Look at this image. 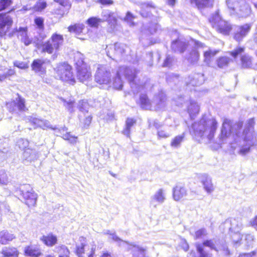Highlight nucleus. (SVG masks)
<instances>
[{
	"instance_id": "16",
	"label": "nucleus",
	"mask_w": 257,
	"mask_h": 257,
	"mask_svg": "<svg viewBox=\"0 0 257 257\" xmlns=\"http://www.w3.org/2000/svg\"><path fill=\"white\" fill-rule=\"evenodd\" d=\"M251 26V24H245L243 25L236 27L234 35V39L238 42L241 41L248 33Z\"/></svg>"
},
{
	"instance_id": "18",
	"label": "nucleus",
	"mask_w": 257,
	"mask_h": 257,
	"mask_svg": "<svg viewBox=\"0 0 257 257\" xmlns=\"http://www.w3.org/2000/svg\"><path fill=\"white\" fill-rule=\"evenodd\" d=\"M166 199L165 190L162 188L158 189L151 197L150 204L154 207H156L158 204L163 203Z\"/></svg>"
},
{
	"instance_id": "52",
	"label": "nucleus",
	"mask_w": 257,
	"mask_h": 257,
	"mask_svg": "<svg viewBox=\"0 0 257 257\" xmlns=\"http://www.w3.org/2000/svg\"><path fill=\"white\" fill-rule=\"evenodd\" d=\"M12 4V0H0V12L6 10Z\"/></svg>"
},
{
	"instance_id": "49",
	"label": "nucleus",
	"mask_w": 257,
	"mask_h": 257,
	"mask_svg": "<svg viewBox=\"0 0 257 257\" xmlns=\"http://www.w3.org/2000/svg\"><path fill=\"white\" fill-rule=\"evenodd\" d=\"M105 234H109L111 236V238L112 239H113L114 241L118 242L119 245H121V243H127L128 244L126 241H123L122 239H121L119 237H118L115 233H111L109 230H107Z\"/></svg>"
},
{
	"instance_id": "33",
	"label": "nucleus",
	"mask_w": 257,
	"mask_h": 257,
	"mask_svg": "<svg viewBox=\"0 0 257 257\" xmlns=\"http://www.w3.org/2000/svg\"><path fill=\"white\" fill-rule=\"evenodd\" d=\"M242 228V224L240 220L233 219L231 221L230 230L231 233H239Z\"/></svg>"
},
{
	"instance_id": "13",
	"label": "nucleus",
	"mask_w": 257,
	"mask_h": 257,
	"mask_svg": "<svg viewBox=\"0 0 257 257\" xmlns=\"http://www.w3.org/2000/svg\"><path fill=\"white\" fill-rule=\"evenodd\" d=\"M126 46L122 43H116L114 45H110L106 48V52L108 57L112 59L120 57L125 52Z\"/></svg>"
},
{
	"instance_id": "34",
	"label": "nucleus",
	"mask_w": 257,
	"mask_h": 257,
	"mask_svg": "<svg viewBox=\"0 0 257 257\" xmlns=\"http://www.w3.org/2000/svg\"><path fill=\"white\" fill-rule=\"evenodd\" d=\"M25 252L30 257H39L41 254L40 250L34 246H27L25 248Z\"/></svg>"
},
{
	"instance_id": "19",
	"label": "nucleus",
	"mask_w": 257,
	"mask_h": 257,
	"mask_svg": "<svg viewBox=\"0 0 257 257\" xmlns=\"http://www.w3.org/2000/svg\"><path fill=\"white\" fill-rule=\"evenodd\" d=\"M77 79L79 81L83 83H87L90 80H91L92 75L91 72L87 67V66H83L81 68L77 69Z\"/></svg>"
},
{
	"instance_id": "20",
	"label": "nucleus",
	"mask_w": 257,
	"mask_h": 257,
	"mask_svg": "<svg viewBox=\"0 0 257 257\" xmlns=\"http://www.w3.org/2000/svg\"><path fill=\"white\" fill-rule=\"evenodd\" d=\"M101 19L103 22H107L112 29H114L117 24V19L114 13L109 10H104L102 12Z\"/></svg>"
},
{
	"instance_id": "21",
	"label": "nucleus",
	"mask_w": 257,
	"mask_h": 257,
	"mask_svg": "<svg viewBox=\"0 0 257 257\" xmlns=\"http://www.w3.org/2000/svg\"><path fill=\"white\" fill-rule=\"evenodd\" d=\"M12 20L6 15H0V36H4L11 26Z\"/></svg>"
},
{
	"instance_id": "45",
	"label": "nucleus",
	"mask_w": 257,
	"mask_h": 257,
	"mask_svg": "<svg viewBox=\"0 0 257 257\" xmlns=\"http://www.w3.org/2000/svg\"><path fill=\"white\" fill-rule=\"evenodd\" d=\"M135 17L130 12H127L125 17L123 19V21L125 22L130 26L133 27L135 26L134 20Z\"/></svg>"
},
{
	"instance_id": "22",
	"label": "nucleus",
	"mask_w": 257,
	"mask_h": 257,
	"mask_svg": "<svg viewBox=\"0 0 257 257\" xmlns=\"http://www.w3.org/2000/svg\"><path fill=\"white\" fill-rule=\"evenodd\" d=\"M204 82L203 75L201 73L194 74L186 78L187 86H193L201 85Z\"/></svg>"
},
{
	"instance_id": "42",
	"label": "nucleus",
	"mask_w": 257,
	"mask_h": 257,
	"mask_svg": "<svg viewBox=\"0 0 257 257\" xmlns=\"http://www.w3.org/2000/svg\"><path fill=\"white\" fill-rule=\"evenodd\" d=\"M231 237L233 245L235 247L242 243V236L240 233H231Z\"/></svg>"
},
{
	"instance_id": "40",
	"label": "nucleus",
	"mask_w": 257,
	"mask_h": 257,
	"mask_svg": "<svg viewBox=\"0 0 257 257\" xmlns=\"http://www.w3.org/2000/svg\"><path fill=\"white\" fill-rule=\"evenodd\" d=\"M135 123L136 120L133 118H127L125 122V128L122 132L123 134L127 137H129L131 128Z\"/></svg>"
},
{
	"instance_id": "44",
	"label": "nucleus",
	"mask_w": 257,
	"mask_h": 257,
	"mask_svg": "<svg viewBox=\"0 0 257 257\" xmlns=\"http://www.w3.org/2000/svg\"><path fill=\"white\" fill-rule=\"evenodd\" d=\"M242 67L245 68H250L252 66L251 58L248 55H244L241 58Z\"/></svg>"
},
{
	"instance_id": "63",
	"label": "nucleus",
	"mask_w": 257,
	"mask_h": 257,
	"mask_svg": "<svg viewBox=\"0 0 257 257\" xmlns=\"http://www.w3.org/2000/svg\"><path fill=\"white\" fill-rule=\"evenodd\" d=\"M255 254V252L254 251H252L249 253H240L238 257H253Z\"/></svg>"
},
{
	"instance_id": "60",
	"label": "nucleus",
	"mask_w": 257,
	"mask_h": 257,
	"mask_svg": "<svg viewBox=\"0 0 257 257\" xmlns=\"http://www.w3.org/2000/svg\"><path fill=\"white\" fill-rule=\"evenodd\" d=\"M170 136V133L165 130H160L158 131V137L159 138H167Z\"/></svg>"
},
{
	"instance_id": "43",
	"label": "nucleus",
	"mask_w": 257,
	"mask_h": 257,
	"mask_svg": "<svg viewBox=\"0 0 257 257\" xmlns=\"http://www.w3.org/2000/svg\"><path fill=\"white\" fill-rule=\"evenodd\" d=\"M113 85L116 89H121L123 86V82L121 79V75H118V71H117L116 76L113 80Z\"/></svg>"
},
{
	"instance_id": "31",
	"label": "nucleus",
	"mask_w": 257,
	"mask_h": 257,
	"mask_svg": "<svg viewBox=\"0 0 257 257\" xmlns=\"http://www.w3.org/2000/svg\"><path fill=\"white\" fill-rule=\"evenodd\" d=\"M201 183L203 185L204 189L208 193H210L214 190L213 185L212 183L211 178L206 175L202 176Z\"/></svg>"
},
{
	"instance_id": "55",
	"label": "nucleus",
	"mask_w": 257,
	"mask_h": 257,
	"mask_svg": "<svg viewBox=\"0 0 257 257\" xmlns=\"http://www.w3.org/2000/svg\"><path fill=\"white\" fill-rule=\"evenodd\" d=\"M89 106L86 101L81 100L79 102V108L82 112H88Z\"/></svg>"
},
{
	"instance_id": "41",
	"label": "nucleus",
	"mask_w": 257,
	"mask_h": 257,
	"mask_svg": "<svg viewBox=\"0 0 257 257\" xmlns=\"http://www.w3.org/2000/svg\"><path fill=\"white\" fill-rule=\"evenodd\" d=\"M84 28V25L82 24H77L74 25L70 26L68 28V31L70 32H73L78 35L82 32Z\"/></svg>"
},
{
	"instance_id": "14",
	"label": "nucleus",
	"mask_w": 257,
	"mask_h": 257,
	"mask_svg": "<svg viewBox=\"0 0 257 257\" xmlns=\"http://www.w3.org/2000/svg\"><path fill=\"white\" fill-rule=\"evenodd\" d=\"M7 107L10 112L25 111L27 109L25 106V100L18 95L15 100L7 103Z\"/></svg>"
},
{
	"instance_id": "58",
	"label": "nucleus",
	"mask_w": 257,
	"mask_h": 257,
	"mask_svg": "<svg viewBox=\"0 0 257 257\" xmlns=\"http://www.w3.org/2000/svg\"><path fill=\"white\" fill-rule=\"evenodd\" d=\"M18 146L21 149H25L29 146V141L27 140L20 139L17 142Z\"/></svg>"
},
{
	"instance_id": "39",
	"label": "nucleus",
	"mask_w": 257,
	"mask_h": 257,
	"mask_svg": "<svg viewBox=\"0 0 257 257\" xmlns=\"http://www.w3.org/2000/svg\"><path fill=\"white\" fill-rule=\"evenodd\" d=\"M185 137V133L181 135L176 136L172 139L171 143V146L174 148H178L180 147L181 143L183 142Z\"/></svg>"
},
{
	"instance_id": "3",
	"label": "nucleus",
	"mask_w": 257,
	"mask_h": 257,
	"mask_svg": "<svg viewBox=\"0 0 257 257\" xmlns=\"http://www.w3.org/2000/svg\"><path fill=\"white\" fill-rule=\"evenodd\" d=\"M27 119L34 125V128L40 127L43 130L47 128H51L55 131L57 136H62L64 140L68 141L72 144H75L77 142V137L72 136L70 133H68L66 127L64 126L61 128L53 127L48 120L32 116H28Z\"/></svg>"
},
{
	"instance_id": "29",
	"label": "nucleus",
	"mask_w": 257,
	"mask_h": 257,
	"mask_svg": "<svg viewBox=\"0 0 257 257\" xmlns=\"http://www.w3.org/2000/svg\"><path fill=\"white\" fill-rule=\"evenodd\" d=\"M71 8V4L69 2L59 4L58 7L54 10V13L57 15L63 17L68 13Z\"/></svg>"
},
{
	"instance_id": "50",
	"label": "nucleus",
	"mask_w": 257,
	"mask_h": 257,
	"mask_svg": "<svg viewBox=\"0 0 257 257\" xmlns=\"http://www.w3.org/2000/svg\"><path fill=\"white\" fill-rule=\"evenodd\" d=\"M254 243V237L252 235L247 234L245 235L244 243L246 246H252Z\"/></svg>"
},
{
	"instance_id": "36",
	"label": "nucleus",
	"mask_w": 257,
	"mask_h": 257,
	"mask_svg": "<svg viewBox=\"0 0 257 257\" xmlns=\"http://www.w3.org/2000/svg\"><path fill=\"white\" fill-rule=\"evenodd\" d=\"M15 238L14 234L9 233L7 231L0 232V243L5 244L7 242L12 240Z\"/></svg>"
},
{
	"instance_id": "2",
	"label": "nucleus",
	"mask_w": 257,
	"mask_h": 257,
	"mask_svg": "<svg viewBox=\"0 0 257 257\" xmlns=\"http://www.w3.org/2000/svg\"><path fill=\"white\" fill-rule=\"evenodd\" d=\"M217 128V122L215 119H206L203 117L199 121L194 122L189 131L196 141L209 142L213 140Z\"/></svg>"
},
{
	"instance_id": "62",
	"label": "nucleus",
	"mask_w": 257,
	"mask_h": 257,
	"mask_svg": "<svg viewBox=\"0 0 257 257\" xmlns=\"http://www.w3.org/2000/svg\"><path fill=\"white\" fill-rule=\"evenodd\" d=\"M140 5L141 6L142 9H144L145 8H146L147 9L155 8V6L153 5L152 2L142 3Z\"/></svg>"
},
{
	"instance_id": "30",
	"label": "nucleus",
	"mask_w": 257,
	"mask_h": 257,
	"mask_svg": "<svg viewBox=\"0 0 257 257\" xmlns=\"http://www.w3.org/2000/svg\"><path fill=\"white\" fill-rule=\"evenodd\" d=\"M18 38L26 46H28L32 43V40L28 36L27 28H19Z\"/></svg>"
},
{
	"instance_id": "32",
	"label": "nucleus",
	"mask_w": 257,
	"mask_h": 257,
	"mask_svg": "<svg viewBox=\"0 0 257 257\" xmlns=\"http://www.w3.org/2000/svg\"><path fill=\"white\" fill-rule=\"evenodd\" d=\"M199 111V106L194 101L190 100V105L188 107V112L191 119H194V117Z\"/></svg>"
},
{
	"instance_id": "12",
	"label": "nucleus",
	"mask_w": 257,
	"mask_h": 257,
	"mask_svg": "<svg viewBox=\"0 0 257 257\" xmlns=\"http://www.w3.org/2000/svg\"><path fill=\"white\" fill-rule=\"evenodd\" d=\"M110 73L106 66L99 65L95 75V81L99 84H107L110 82Z\"/></svg>"
},
{
	"instance_id": "26",
	"label": "nucleus",
	"mask_w": 257,
	"mask_h": 257,
	"mask_svg": "<svg viewBox=\"0 0 257 257\" xmlns=\"http://www.w3.org/2000/svg\"><path fill=\"white\" fill-rule=\"evenodd\" d=\"M39 157L38 152L34 149L28 148L26 149L23 155V158L28 162H32L37 160Z\"/></svg>"
},
{
	"instance_id": "7",
	"label": "nucleus",
	"mask_w": 257,
	"mask_h": 257,
	"mask_svg": "<svg viewBox=\"0 0 257 257\" xmlns=\"http://www.w3.org/2000/svg\"><path fill=\"white\" fill-rule=\"evenodd\" d=\"M57 77L63 81L67 82L71 84L75 83V79L72 71L70 65L66 63H62L58 65L55 69Z\"/></svg>"
},
{
	"instance_id": "64",
	"label": "nucleus",
	"mask_w": 257,
	"mask_h": 257,
	"mask_svg": "<svg viewBox=\"0 0 257 257\" xmlns=\"http://www.w3.org/2000/svg\"><path fill=\"white\" fill-rule=\"evenodd\" d=\"M250 225L257 230V216L250 221Z\"/></svg>"
},
{
	"instance_id": "37",
	"label": "nucleus",
	"mask_w": 257,
	"mask_h": 257,
	"mask_svg": "<svg viewBox=\"0 0 257 257\" xmlns=\"http://www.w3.org/2000/svg\"><path fill=\"white\" fill-rule=\"evenodd\" d=\"M2 253L6 257H16L18 256L17 249L15 247H4Z\"/></svg>"
},
{
	"instance_id": "51",
	"label": "nucleus",
	"mask_w": 257,
	"mask_h": 257,
	"mask_svg": "<svg viewBox=\"0 0 257 257\" xmlns=\"http://www.w3.org/2000/svg\"><path fill=\"white\" fill-rule=\"evenodd\" d=\"M9 182L8 177L4 170H0V184L7 185Z\"/></svg>"
},
{
	"instance_id": "57",
	"label": "nucleus",
	"mask_w": 257,
	"mask_h": 257,
	"mask_svg": "<svg viewBox=\"0 0 257 257\" xmlns=\"http://www.w3.org/2000/svg\"><path fill=\"white\" fill-rule=\"evenodd\" d=\"M35 23L37 28L41 30L44 29V19L41 17H37L35 19Z\"/></svg>"
},
{
	"instance_id": "8",
	"label": "nucleus",
	"mask_w": 257,
	"mask_h": 257,
	"mask_svg": "<svg viewBox=\"0 0 257 257\" xmlns=\"http://www.w3.org/2000/svg\"><path fill=\"white\" fill-rule=\"evenodd\" d=\"M117 71L118 75H123L128 80L134 93L139 92V91H141V89L143 88L144 87L143 86L138 85L135 82L137 73V71L136 69L121 66L119 68Z\"/></svg>"
},
{
	"instance_id": "15",
	"label": "nucleus",
	"mask_w": 257,
	"mask_h": 257,
	"mask_svg": "<svg viewBox=\"0 0 257 257\" xmlns=\"http://www.w3.org/2000/svg\"><path fill=\"white\" fill-rule=\"evenodd\" d=\"M194 45L195 48L186 56V59L188 61L193 65L197 64L199 59L200 55L197 49L206 48L205 45L203 43L198 41H194Z\"/></svg>"
},
{
	"instance_id": "17",
	"label": "nucleus",
	"mask_w": 257,
	"mask_h": 257,
	"mask_svg": "<svg viewBox=\"0 0 257 257\" xmlns=\"http://www.w3.org/2000/svg\"><path fill=\"white\" fill-rule=\"evenodd\" d=\"M189 45V42L183 37H179L172 42V49L176 52L183 53Z\"/></svg>"
},
{
	"instance_id": "24",
	"label": "nucleus",
	"mask_w": 257,
	"mask_h": 257,
	"mask_svg": "<svg viewBox=\"0 0 257 257\" xmlns=\"http://www.w3.org/2000/svg\"><path fill=\"white\" fill-rule=\"evenodd\" d=\"M46 62V60L41 59H35L31 64L32 70L36 73H44L46 70L45 64Z\"/></svg>"
},
{
	"instance_id": "6",
	"label": "nucleus",
	"mask_w": 257,
	"mask_h": 257,
	"mask_svg": "<svg viewBox=\"0 0 257 257\" xmlns=\"http://www.w3.org/2000/svg\"><path fill=\"white\" fill-rule=\"evenodd\" d=\"M166 96L163 92H160L154 98L151 102L148 96L145 94H142L140 97V105L143 109H151L152 105H155L154 109L159 110L163 108L165 106Z\"/></svg>"
},
{
	"instance_id": "23",
	"label": "nucleus",
	"mask_w": 257,
	"mask_h": 257,
	"mask_svg": "<svg viewBox=\"0 0 257 257\" xmlns=\"http://www.w3.org/2000/svg\"><path fill=\"white\" fill-rule=\"evenodd\" d=\"M187 194L186 189L182 185H176L173 189V198L176 201L184 198L186 196Z\"/></svg>"
},
{
	"instance_id": "35",
	"label": "nucleus",
	"mask_w": 257,
	"mask_h": 257,
	"mask_svg": "<svg viewBox=\"0 0 257 257\" xmlns=\"http://www.w3.org/2000/svg\"><path fill=\"white\" fill-rule=\"evenodd\" d=\"M74 61L77 69L83 66H86V64H84L83 55L79 52H77L74 54Z\"/></svg>"
},
{
	"instance_id": "54",
	"label": "nucleus",
	"mask_w": 257,
	"mask_h": 257,
	"mask_svg": "<svg viewBox=\"0 0 257 257\" xmlns=\"http://www.w3.org/2000/svg\"><path fill=\"white\" fill-rule=\"evenodd\" d=\"M207 230L205 228H201L196 231L195 233V238H202L207 235Z\"/></svg>"
},
{
	"instance_id": "5",
	"label": "nucleus",
	"mask_w": 257,
	"mask_h": 257,
	"mask_svg": "<svg viewBox=\"0 0 257 257\" xmlns=\"http://www.w3.org/2000/svg\"><path fill=\"white\" fill-rule=\"evenodd\" d=\"M205 246L216 251L220 250L227 249L226 246L223 244L222 240L217 237L206 239L202 244L197 243L196 245L197 251L199 253V257H211V254L205 250Z\"/></svg>"
},
{
	"instance_id": "61",
	"label": "nucleus",
	"mask_w": 257,
	"mask_h": 257,
	"mask_svg": "<svg viewBox=\"0 0 257 257\" xmlns=\"http://www.w3.org/2000/svg\"><path fill=\"white\" fill-rule=\"evenodd\" d=\"M158 28V26L157 24H151L148 28V31L151 34H153L154 33L156 32Z\"/></svg>"
},
{
	"instance_id": "56",
	"label": "nucleus",
	"mask_w": 257,
	"mask_h": 257,
	"mask_svg": "<svg viewBox=\"0 0 257 257\" xmlns=\"http://www.w3.org/2000/svg\"><path fill=\"white\" fill-rule=\"evenodd\" d=\"M47 6V3L44 1H39L37 3L35 6L36 10L38 11H42L46 8Z\"/></svg>"
},
{
	"instance_id": "46",
	"label": "nucleus",
	"mask_w": 257,
	"mask_h": 257,
	"mask_svg": "<svg viewBox=\"0 0 257 257\" xmlns=\"http://www.w3.org/2000/svg\"><path fill=\"white\" fill-rule=\"evenodd\" d=\"M230 59L226 57H222L217 60V65L219 68H223L227 66Z\"/></svg>"
},
{
	"instance_id": "48",
	"label": "nucleus",
	"mask_w": 257,
	"mask_h": 257,
	"mask_svg": "<svg viewBox=\"0 0 257 257\" xmlns=\"http://www.w3.org/2000/svg\"><path fill=\"white\" fill-rule=\"evenodd\" d=\"M174 61V58L170 55H167L162 66L164 67H170L172 66Z\"/></svg>"
},
{
	"instance_id": "4",
	"label": "nucleus",
	"mask_w": 257,
	"mask_h": 257,
	"mask_svg": "<svg viewBox=\"0 0 257 257\" xmlns=\"http://www.w3.org/2000/svg\"><path fill=\"white\" fill-rule=\"evenodd\" d=\"M231 15L237 18H246L251 13V8L243 0H226Z\"/></svg>"
},
{
	"instance_id": "25",
	"label": "nucleus",
	"mask_w": 257,
	"mask_h": 257,
	"mask_svg": "<svg viewBox=\"0 0 257 257\" xmlns=\"http://www.w3.org/2000/svg\"><path fill=\"white\" fill-rule=\"evenodd\" d=\"M205 47L203 51L204 62L209 65L213 61L214 56L219 52V50L207 48L206 46Z\"/></svg>"
},
{
	"instance_id": "59",
	"label": "nucleus",
	"mask_w": 257,
	"mask_h": 257,
	"mask_svg": "<svg viewBox=\"0 0 257 257\" xmlns=\"http://www.w3.org/2000/svg\"><path fill=\"white\" fill-rule=\"evenodd\" d=\"M244 51L243 47H237L234 50L230 52V55L234 58H236L238 55L242 54Z\"/></svg>"
},
{
	"instance_id": "10",
	"label": "nucleus",
	"mask_w": 257,
	"mask_h": 257,
	"mask_svg": "<svg viewBox=\"0 0 257 257\" xmlns=\"http://www.w3.org/2000/svg\"><path fill=\"white\" fill-rule=\"evenodd\" d=\"M63 41L64 39L62 35L54 33L49 40L42 45V51L49 54L56 52L62 45Z\"/></svg>"
},
{
	"instance_id": "47",
	"label": "nucleus",
	"mask_w": 257,
	"mask_h": 257,
	"mask_svg": "<svg viewBox=\"0 0 257 257\" xmlns=\"http://www.w3.org/2000/svg\"><path fill=\"white\" fill-rule=\"evenodd\" d=\"M87 24L92 27H97L99 23L102 22L101 19L91 17L87 21Z\"/></svg>"
},
{
	"instance_id": "27",
	"label": "nucleus",
	"mask_w": 257,
	"mask_h": 257,
	"mask_svg": "<svg viewBox=\"0 0 257 257\" xmlns=\"http://www.w3.org/2000/svg\"><path fill=\"white\" fill-rule=\"evenodd\" d=\"M41 240L47 246L51 247L57 243V237L52 234L49 233L46 235H43L41 238Z\"/></svg>"
},
{
	"instance_id": "1",
	"label": "nucleus",
	"mask_w": 257,
	"mask_h": 257,
	"mask_svg": "<svg viewBox=\"0 0 257 257\" xmlns=\"http://www.w3.org/2000/svg\"><path fill=\"white\" fill-rule=\"evenodd\" d=\"M254 124L255 121L253 118L249 119L246 121L244 129L241 133L240 131L243 125L242 121L233 123L230 119H224L222 125L221 134L219 136V143H223L231 135H232L233 137L235 136L246 142V145L242 147L239 150V154L246 155L249 152L251 145V141L252 139Z\"/></svg>"
},
{
	"instance_id": "28",
	"label": "nucleus",
	"mask_w": 257,
	"mask_h": 257,
	"mask_svg": "<svg viewBox=\"0 0 257 257\" xmlns=\"http://www.w3.org/2000/svg\"><path fill=\"white\" fill-rule=\"evenodd\" d=\"M192 5L196 6L199 10L213 6V0H191Z\"/></svg>"
},
{
	"instance_id": "9",
	"label": "nucleus",
	"mask_w": 257,
	"mask_h": 257,
	"mask_svg": "<svg viewBox=\"0 0 257 257\" xmlns=\"http://www.w3.org/2000/svg\"><path fill=\"white\" fill-rule=\"evenodd\" d=\"M209 21L213 28L223 35H228L231 30L230 24L222 20L218 12L213 14L209 19Z\"/></svg>"
},
{
	"instance_id": "38",
	"label": "nucleus",
	"mask_w": 257,
	"mask_h": 257,
	"mask_svg": "<svg viewBox=\"0 0 257 257\" xmlns=\"http://www.w3.org/2000/svg\"><path fill=\"white\" fill-rule=\"evenodd\" d=\"M55 251L59 254V257H69L70 251L67 247L64 245L56 247Z\"/></svg>"
},
{
	"instance_id": "11",
	"label": "nucleus",
	"mask_w": 257,
	"mask_h": 257,
	"mask_svg": "<svg viewBox=\"0 0 257 257\" xmlns=\"http://www.w3.org/2000/svg\"><path fill=\"white\" fill-rule=\"evenodd\" d=\"M21 194L29 207L34 206L37 202L38 195L30 184H24L20 187Z\"/></svg>"
},
{
	"instance_id": "53",
	"label": "nucleus",
	"mask_w": 257,
	"mask_h": 257,
	"mask_svg": "<svg viewBox=\"0 0 257 257\" xmlns=\"http://www.w3.org/2000/svg\"><path fill=\"white\" fill-rule=\"evenodd\" d=\"M85 245L83 243L76 245V253L78 257H84Z\"/></svg>"
}]
</instances>
